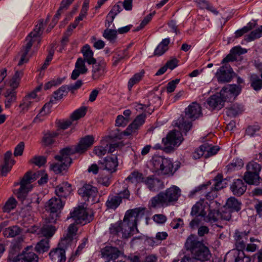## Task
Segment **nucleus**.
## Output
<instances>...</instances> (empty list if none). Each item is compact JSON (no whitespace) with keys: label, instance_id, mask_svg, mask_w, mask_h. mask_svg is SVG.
I'll return each instance as SVG.
<instances>
[{"label":"nucleus","instance_id":"nucleus-1","mask_svg":"<svg viewBox=\"0 0 262 262\" xmlns=\"http://www.w3.org/2000/svg\"><path fill=\"white\" fill-rule=\"evenodd\" d=\"M185 246L190 251L192 257L185 255L181 262H203L209 260L211 256L209 248L195 235H191L187 238Z\"/></svg>","mask_w":262,"mask_h":262},{"label":"nucleus","instance_id":"nucleus-2","mask_svg":"<svg viewBox=\"0 0 262 262\" xmlns=\"http://www.w3.org/2000/svg\"><path fill=\"white\" fill-rule=\"evenodd\" d=\"M152 169L159 175L172 176L179 169L180 165H175L172 160L163 156H155L152 158Z\"/></svg>","mask_w":262,"mask_h":262},{"label":"nucleus","instance_id":"nucleus-3","mask_svg":"<svg viewBox=\"0 0 262 262\" xmlns=\"http://www.w3.org/2000/svg\"><path fill=\"white\" fill-rule=\"evenodd\" d=\"M181 189L176 186L167 188L164 192H161L150 200L151 206L156 208L158 205H169L178 201L181 195Z\"/></svg>","mask_w":262,"mask_h":262},{"label":"nucleus","instance_id":"nucleus-4","mask_svg":"<svg viewBox=\"0 0 262 262\" xmlns=\"http://www.w3.org/2000/svg\"><path fill=\"white\" fill-rule=\"evenodd\" d=\"M36 173H34L32 176L31 171L27 172L20 182H16L15 186L20 185V187L17 190H15L14 193L16 195L18 199L22 202L25 200L28 193L31 190L30 184L36 179Z\"/></svg>","mask_w":262,"mask_h":262},{"label":"nucleus","instance_id":"nucleus-5","mask_svg":"<svg viewBox=\"0 0 262 262\" xmlns=\"http://www.w3.org/2000/svg\"><path fill=\"white\" fill-rule=\"evenodd\" d=\"M94 139L93 136L86 135L81 138L76 145L63 148V152H68L71 155L75 153L82 154L93 145Z\"/></svg>","mask_w":262,"mask_h":262},{"label":"nucleus","instance_id":"nucleus-6","mask_svg":"<svg viewBox=\"0 0 262 262\" xmlns=\"http://www.w3.org/2000/svg\"><path fill=\"white\" fill-rule=\"evenodd\" d=\"M71 155L68 152H63V149H62L60 151V155L55 156V160L58 162L52 164L51 169L57 174L67 170L72 162V160L70 157Z\"/></svg>","mask_w":262,"mask_h":262},{"label":"nucleus","instance_id":"nucleus-7","mask_svg":"<svg viewBox=\"0 0 262 262\" xmlns=\"http://www.w3.org/2000/svg\"><path fill=\"white\" fill-rule=\"evenodd\" d=\"M182 141V137L180 133L176 131L170 132L162 139V144L164 145V151L166 153L173 151L174 147L178 146Z\"/></svg>","mask_w":262,"mask_h":262},{"label":"nucleus","instance_id":"nucleus-8","mask_svg":"<svg viewBox=\"0 0 262 262\" xmlns=\"http://www.w3.org/2000/svg\"><path fill=\"white\" fill-rule=\"evenodd\" d=\"M144 209L136 208L126 211L123 222L137 228V222L144 215Z\"/></svg>","mask_w":262,"mask_h":262},{"label":"nucleus","instance_id":"nucleus-9","mask_svg":"<svg viewBox=\"0 0 262 262\" xmlns=\"http://www.w3.org/2000/svg\"><path fill=\"white\" fill-rule=\"evenodd\" d=\"M241 89L240 86L236 84L228 85L223 87L219 94L225 104L226 101L234 100L241 93Z\"/></svg>","mask_w":262,"mask_h":262},{"label":"nucleus","instance_id":"nucleus-10","mask_svg":"<svg viewBox=\"0 0 262 262\" xmlns=\"http://www.w3.org/2000/svg\"><path fill=\"white\" fill-rule=\"evenodd\" d=\"M92 79L98 80L102 79L107 72V63L104 59H98L92 63Z\"/></svg>","mask_w":262,"mask_h":262},{"label":"nucleus","instance_id":"nucleus-11","mask_svg":"<svg viewBox=\"0 0 262 262\" xmlns=\"http://www.w3.org/2000/svg\"><path fill=\"white\" fill-rule=\"evenodd\" d=\"M38 256L34 253L32 246L26 247L13 260V262H38Z\"/></svg>","mask_w":262,"mask_h":262},{"label":"nucleus","instance_id":"nucleus-12","mask_svg":"<svg viewBox=\"0 0 262 262\" xmlns=\"http://www.w3.org/2000/svg\"><path fill=\"white\" fill-rule=\"evenodd\" d=\"M78 193L85 201H89L91 199L92 202L94 203L96 201L95 198L98 195V190L96 187L85 184L78 189Z\"/></svg>","mask_w":262,"mask_h":262},{"label":"nucleus","instance_id":"nucleus-13","mask_svg":"<svg viewBox=\"0 0 262 262\" xmlns=\"http://www.w3.org/2000/svg\"><path fill=\"white\" fill-rule=\"evenodd\" d=\"M225 262H250L251 258L243 250H231L225 256Z\"/></svg>","mask_w":262,"mask_h":262},{"label":"nucleus","instance_id":"nucleus-14","mask_svg":"<svg viewBox=\"0 0 262 262\" xmlns=\"http://www.w3.org/2000/svg\"><path fill=\"white\" fill-rule=\"evenodd\" d=\"M233 72L230 66L228 63H226L224 66L220 67L217 70L215 76L219 82H228L232 78Z\"/></svg>","mask_w":262,"mask_h":262},{"label":"nucleus","instance_id":"nucleus-15","mask_svg":"<svg viewBox=\"0 0 262 262\" xmlns=\"http://www.w3.org/2000/svg\"><path fill=\"white\" fill-rule=\"evenodd\" d=\"M98 163L100 168L106 169L111 173L117 170L118 165V159L116 155L107 156L102 161H99Z\"/></svg>","mask_w":262,"mask_h":262},{"label":"nucleus","instance_id":"nucleus-16","mask_svg":"<svg viewBox=\"0 0 262 262\" xmlns=\"http://www.w3.org/2000/svg\"><path fill=\"white\" fill-rule=\"evenodd\" d=\"M146 118V115L145 113L138 115L133 122L123 132V134L124 136H128L136 133L145 123Z\"/></svg>","mask_w":262,"mask_h":262},{"label":"nucleus","instance_id":"nucleus-17","mask_svg":"<svg viewBox=\"0 0 262 262\" xmlns=\"http://www.w3.org/2000/svg\"><path fill=\"white\" fill-rule=\"evenodd\" d=\"M249 231H240L238 230L235 231L234 238L236 249L233 250H243L245 249L248 241Z\"/></svg>","mask_w":262,"mask_h":262},{"label":"nucleus","instance_id":"nucleus-18","mask_svg":"<svg viewBox=\"0 0 262 262\" xmlns=\"http://www.w3.org/2000/svg\"><path fill=\"white\" fill-rule=\"evenodd\" d=\"M101 253L102 257L106 258L110 261H115L123 254V252L116 247L106 246L101 249Z\"/></svg>","mask_w":262,"mask_h":262},{"label":"nucleus","instance_id":"nucleus-19","mask_svg":"<svg viewBox=\"0 0 262 262\" xmlns=\"http://www.w3.org/2000/svg\"><path fill=\"white\" fill-rule=\"evenodd\" d=\"M70 214L71 217L75 220L77 224L85 225L90 222L88 219V213L83 208L75 209Z\"/></svg>","mask_w":262,"mask_h":262},{"label":"nucleus","instance_id":"nucleus-20","mask_svg":"<svg viewBox=\"0 0 262 262\" xmlns=\"http://www.w3.org/2000/svg\"><path fill=\"white\" fill-rule=\"evenodd\" d=\"M202 115L200 105L196 102H192L185 109L186 117L194 121Z\"/></svg>","mask_w":262,"mask_h":262},{"label":"nucleus","instance_id":"nucleus-21","mask_svg":"<svg viewBox=\"0 0 262 262\" xmlns=\"http://www.w3.org/2000/svg\"><path fill=\"white\" fill-rule=\"evenodd\" d=\"M68 246L69 245L61 246L59 243L58 247L50 252L49 256L53 262H65L66 260V249Z\"/></svg>","mask_w":262,"mask_h":262},{"label":"nucleus","instance_id":"nucleus-22","mask_svg":"<svg viewBox=\"0 0 262 262\" xmlns=\"http://www.w3.org/2000/svg\"><path fill=\"white\" fill-rule=\"evenodd\" d=\"M39 101L35 92H32L26 95L23 99V102L19 104V107L24 113L27 112L32 106Z\"/></svg>","mask_w":262,"mask_h":262},{"label":"nucleus","instance_id":"nucleus-23","mask_svg":"<svg viewBox=\"0 0 262 262\" xmlns=\"http://www.w3.org/2000/svg\"><path fill=\"white\" fill-rule=\"evenodd\" d=\"M59 135L58 130H47L43 133L41 140V145L43 147L51 146L56 142V139Z\"/></svg>","mask_w":262,"mask_h":262},{"label":"nucleus","instance_id":"nucleus-24","mask_svg":"<svg viewBox=\"0 0 262 262\" xmlns=\"http://www.w3.org/2000/svg\"><path fill=\"white\" fill-rule=\"evenodd\" d=\"M86 61L81 57L77 59L75 65V69L73 71L71 78L73 80H76L80 74H85L88 71L85 63Z\"/></svg>","mask_w":262,"mask_h":262},{"label":"nucleus","instance_id":"nucleus-25","mask_svg":"<svg viewBox=\"0 0 262 262\" xmlns=\"http://www.w3.org/2000/svg\"><path fill=\"white\" fill-rule=\"evenodd\" d=\"M64 205V203L59 198H52L47 203V210L51 213H58L60 212Z\"/></svg>","mask_w":262,"mask_h":262},{"label":"nucleus","instance_id":"nucleus-26","mask_svg":"<svg viewBox=\"0 0 262 262\" xmlns=\"http://www.w3.org/2000/svg\"><path fill=\"white\" fill-rule=\"evenodd\" d=\"M207 104L212 111H219L224 106V101L219 93L210 96L207 100Z\"/></svg>","mask_w":262,"mask_h":262},{"label":"nucleus","instance_id":"nucleus-27","mask_svg":"<svg viewBox=\"0 0 262 262\" xmlns=\"http://www.w3.org/2000/svg\"><path fill=\"white\" fill-rule=\"evenodd\" d=\"M247 189V185L239 179H235L230 186V190L233 194L237 196L242 195Z\"/></svg>","mask_w":262,"mask_h":262},{"label":"nucleus","instance_id":"nucleus-28","mask_svg":"<svg viewBox=\"0 0 262 262\" xmlns=\"http://www.w3.org/2000/svg\"><path fill=\"white\" fill-rule=\"evenodd\" d=\"M144 183L151 191H158L162 188V182L161 181L154 176L145 178Z\"/></svg>","mask_w":262,"mask_h":262},{"label":"nucleus","instance_id":"nucleus-29","mask_svg":"<svg viewBox=\"0 0 262 262\" xmlns=\"http://www.w3.org/2000/svg\"><path fill=\"white\" fill-rule=\"evenodd\" d=\"M72 190V186L67 182L62 183L55 188V193L61 200L66 199Z\"/></svg>","mask_w":262,"mask_h":262},{"label":"nucleus","instance_id":"nucleus-30","mask_svg":"<svg viewBox=\"0 0 262 262\" xmlns=\"http://www.w3.org/2000/svg\"><path fill=\"white\" fill-rule=\"evenodd\" d=\"M77 228L74 224H71L68 227L67 233L61 238L60 242V245L61 246L70 245L72 243L73 236L76 234Z\"/></svg>","mask_w":262,"mask_h":262},{"label":"nucleus","instance_id":"nucleus-31","mask_svg":"<svg viewBox=\"0 0 262 262\" xmlns=\"http://www.w3.org/2000/svg\"><path fill=\"white\" fill-rule=\"evenodd\" d=\"M226 114L230 117H235L244 111L243 105L238 103H234L226 108Z\"/></svg>","mask_w":262,"mask_h":262},{"label":"nucleus","instance_id":"nucleus-32","mask_svg":"<svg viewBox=\"0 0 262 262\" xmlns=\"http://www.w3.org/2000/svg\"><path fill=\"white\" fill-rule=\"evenodd\" d=\"M245 182L249 185H258L261 180L259 174L246 171L243 176Z\"/></svg>","mask_w":262,"mask_h":262},{"label":"nucleus","instance_id":"nucleus-33","mask_svg":"<svg viewBox=\"0 0 262 262\" xmlns=\"http://www.w3.org/2000/svg\"><path fill=\"white\" fill-rule=\"evenodd\" d=\"M81 52L83 56V58L82 59H84L88 64L91 65L92 63H94V62L97 60L94 58V53L89 45L86 44L83 46Z\"/></svg>","mask_w":262,"mask_h":262},{"label":"nucleus","instance_id":"nucleus-34","mask_svg":"<svg viewBox=\"0 0 262 262\" xmlns=\"http://www.w3.org/2000/svg\"><path fill=\"white\" fill-rule=\"evenodd\" d=\"M56 231L55 227L51 224L43 225L39 231V234L45 237V239H50L53 236Z\"/></svg>","mask_w":262,"mask_h":262},{"label":"nucleus","instance_id":"nucleus-35","mask_svg":"<svg viewBox=\"0 0 262 262\" xmlns=\"http://www.w3.org/2000/svg\"><path fill=\"white\" fill-rule=\"evenodd\" d=\"M43 19L39 20V23L35 26L33 31L31 32L27 37L26 40L27 42L32 39V43L33 44V42L35 41V38L41 36L42 34L41 29L43 26Z\"/></svg>","mask_w":262,"mask_h":262},{"label":"nucleus","instance_id":"nucleus-36","mask_svg":"<svg viewBox=\"0 0 262 262\" xmlns=\"http://www.w3.org/2000/svg\"><path fill=\"white\" fill-rule=\"evenodd\" d=\"M170 41L169 38L163 39L155 49L154 55L159 57L163 55L168 50V45Z\"/></svg>","mask_w":262,"mask_h":262},{"label":"nucleus","instance_id":"nucleus-37","mask_svg":"<svg viewBox=\"0 0 262 262\" xmlns=\"http://www.w3.org/2000/svg\"><path fill=\"white\" fill-rule=\"evenodd\" d=\"M242 203L234 197H230L227 199L225 207L232 212H238L241 209Z\"/></svg>","mask_w":262,"mask_h":262},{"label":"nucleus","instance_id":"nucleus-38","mask_svg":"<svg viewBox=\"0 0 262 262\" xmlns=\"http://www.w3.org/2000/svg\"><path fill=\"white\" fill-rule=\"evenodd\" d=\"M17 93L14 90L7 89L4 94L6 98L5 101V106L6 108H9L12 104L16 100Z\"/></svg>","mask_w":262,"mask_h":262},{"label":"nucleus","instance_id":"nucleus-39","mask_svg":"<svg viewBox=\"0 0 262 262\" xmlns=\"http://www.w3.org/2000/svg\"><path fill=\"white\" fill-rule=\"evenodd\" d=\"M122 237L127 238L133 236L138 231V229L132 227L131 225L121 221Z\"/></svg>","mask_w":262,"mask_h":262},{"label":"nucleus","instance_id":"nucleus-40","mask_svg":"<svg viewBox=\"0 0 262 262\" xmlns=\"http://www.w3.org/2000/svg\"><path fill=\"white\" fill-rule=\"evenodd\" d=\"M206 214L203 204L200 202H197L192 206L190 212V215L192 216H196L201 217H205Z\"/></svg>","mask_w":262,"mask_h":262},{"label":"nucleus","instance_id":"nucleus-41","mask_svg":"<svg viewBox=\"0 0 262 262\" xmlns=\"http://www.w3.org/2000/svg\"><path fill=\"white\" fill-rule=\"evenodd\" d=\"M121 200L117 195H110L105 203L108 209H116L121 204Z\"/></svg>","mask_w":262,"mask_h":262},{"label":"nucleus","instance_id":"nucleus-42","mask_svg":"<svg viewBox=\"0 0 262 262\" xmlns=\"http://www.w3.org/2000/svg\"><path fill=\"white\" fill-rule=\"evenodd\" d=\"M22 229L18 226L6 228L3 231L4 236L7 238L14 237L21 232Z\"/></svg>","mask_w":262,"mask_h":262},{"label":"nucleus","instance_id":"nucleus-43","mask_svg":"<svg viewBox=\"0 0 262 262\" xmlns=\"http://www.w3.org/2000/svg\"><path fill=\"white\" fill-rule=\"evenodd\" d=\"M127 57L128 51L127 49H123L117 51L113 57V66H117L122 60Z\"/></svg>","mask_w":262,"mask_h":262},{"label":"nucleus","instance_id":"nucleus-44","mask_svg":"<svg viewBox=\"0 0 262 262\" xmlns=\"http://www.w3.org/2000/svg\"><path fill=\"white\" fill-rule=\"evenodd\" d=\"M145 71L142 70L140 72L137 73L130 78L127 84L128 89L130 91L133 86L138 83L144 76Z\"/></svg>","mask_w":262,"mask_h":262},{"label":"nucleus","instance_id":"nucleus-45","mask_svg":"<svg viewBox=\"0 0 262 262\" xmlns=\"http://www.w3.org/2000/svg\"><path fill=\"white\" fill-rule=\"evenodd\" d=\"M24 75V72L22 70L16 71L10 80L9 84L11 87V90H14L17 88L19 85L20 80Z\"/></svg>","mask_w":262,"mask_h":262},{"label":"nucleus","instance_id":"nucleus-46","mask_svg":"<svg viewBox=\"0 0 262 262\" xmlns=\"http://www.w3.org/2000/svg\"><path fill=\"white\" fill-rule=\"evenodd\" d=\"M244 166V162L242 159H234L231 162L226 166L227 171L231 172L234 170L240 169Z\"/></svg>","mask_w":262,"mask_h":262},{"label":"nucleus","instance_id":"nucleus-47","mask_svg":"<svg viewBox=\"0 0 262 262\" xmlns=\"http://www.w3.org/2000/svg\"><path fill=\"white\" fill-rule=\"evenodd\" d=\"M202 145L205 153V158L215 155L220 149V148L217 146H213L208 143H205Z\"/></svg>","mask_w":262,"mask_h":262},{"label":"nucleus","instance_id":"nucleus-48","mask_svg":"<svg viewBox=\"0 0 262 262\" xmlns=\"http://www.w3.org/2000/svg\"><path fill=\"white\" fill-rule=\"evenodd\" d=\"M50 241L48 239H42L37 243L35 247V250L39 253H43L49 250L50 248Z\"/></svg>","mask_w":262,"mask_h":262},{"label":"nucleus","instance_id":"nucleus-49","mask_svg":"<svg viewBox=\"0 0 262 262\" xmlns=\"http://www.w3.org/2000/svg\"><path fill=\"white\" fill-rule=\"evenodd\" d=\"M176 124L182 132H185V134L190 130L192 126L191 122L185 120L184 118H179Z\"/></svg>","mask_w":262,"mask_h":262},{"label":"nucleus","instance_id":"nucleus-50","mask_svg":"<svg viewBox=\"0 0 262 262\" xmlns=\"http://www.w3.org/2000/svg\"><path fill=\"white\" fill-rule=\"evenodd\" d=\"M32 46V39L27 42L26 45L23 46V51L21 55L20 59L18 63V66H20L23 65L24 63L27 62L28 59L27 58V55Z\"/></svg>","mask_w":262,"mask_h":262},{"label":"nucleus","instance_id":"nucleus-51","mask_svg":"<svg viewBox=\"0 0 262 262\" xmlns=\"http://www.w3.org/2000/svg\"><path fill=\"white\" fill-rule=\"evenodd\" d=\"M262 36V26L252 31L250 34L246 36L245 40L250 42Z\"/></svg>","mask_w":262,"mask_h":262},{"label":"nucleus","instance_id":"nucleus-52","mask_svg":"<svg viewBox=\"0 0 262 262\" xmlns=\"http://www.w3.org/2000/svg\"><path fill=\"white\" fill-rule=\"evenodd\" d=\"M132 183H144L145 178L142 173L137 171L132 172L127 178Z\"/></svg>","mask_w":262,"mask_h":262},{"label":"nucleus","instance_id":"nucleus-53","mask_svg":"<svg viewBox=\"0 0 262 262\" xmlns=\"http://www.w3.org/2000/svg\"><path fill=\"white\" fill-rule=\"evenodd\" d=\"M255 25L256 24L255 23H249L247 26H244L241 29L238 30L235 32V37L237 38L241 37L244 34L254 29Z\"/></svg>","mask_w":262,"mask_h":262},{"label":"nucleus","instance_id":"nucleus-54","mask_svg":"<svg viewBox=\"0 0 262 262\" xmlns=\"http://www.w3.org/2000/svg\"><path fill=\"white\" fill-rule=\"evenodd\" d=\"M260 170V165L254 161L249 162L246 165V171L251 172V173L254 172L259 174Z\"/></svg>","mask_w":262,"mask_h":262},{"label":"nucleus","instance_id":"nucleus-55","mask_svg":"<svg viewBox=\"0 0 262 262\" xmlns=\"http://www.w3.org/2000/svg\"><path fill=\"white\" fill-rule=\"evenodd\" d=\"M68 88L67 85H62L57 91L54 92V97L56 100L61 99L63 96H66L68 93Z\"/></svg>","mask_w":262,"mask_h":262},{"label":"nucleus","instance_id":"nucleus-56","mask_svg":"<svg viewBox=\"0 0 262 262\" xmlns=\"http://www.w3.org/2000/svg\"><path fill=\"white\" fill-rule=\"evenodd\" d=\"M213 181H214V187L211 188L216 192L225 187V185L223 183V178L222 174H217Z\"/></svg>","mask_w":262,"mask_h":262},{"label":"nucleus","instance_id":"nucleus-57","mask_svg":"<svg viewBox=\"0 0 262 262\" xmlns=\"http://www.w3.org/2000/svg\"><path fill=\"white\" fill-rule=\"evenodd\" d=\"M86 112V108L82 106L75 110L71 115V117L73 120H77L85 116Z\"/></svg>","mask_w":262,"mask_h":262},{"label":"nucleus","instance_id":"nucleus-58","mask_svg":"<svg viewBox=\"0 0 262 262\" xmlns=\"http://www.w3.org/2000/svg\"><path fill=\"white\" fill-rule=\"evenodd\" d=\"M251 86L255 91H259L262 89V80L256 75L251 77Z\"/></svg>","mask_w":262,"mask_h":262},{"label":"nucleus","instance_id":"nucleus-59","mask_svg":"<svg viewBox=\"0 0 262 262\" xmlns=\"http://www.w3.org/2000/svg\"><path fill=\"white\" fill-rule=\"evenodd\" d=\"M17 202L13 198H10L3 207V211L4 212H9L14 209L16 206Z\"/></svg>","mask_w":262,"mask_h":262},{"label":"nucleus","instance_id":"nucleus-60","mask_svg":"<svg viewBox=\"0 0 262 262\" xmlns=\"http://www.w3.org/2000/svg\"><path fill=\"white\" fill-rule=\"evenodd\" d=\"M110 232L114 235L119 236L120 234L122 235L121 221L112 224L110 227Z\"/></svg>","mask_w":262,"mask_h":262},{"label":"nucleus","instance_id":"nucleus-61","mask_svg":"<svg viewBox=\"0 0 262 262\" xmlns=\"http://www.w3.org/2000/svg\"><path fill=\"white\" fill-rule=\"evenodd\" d=\"M103 36L111 41H114L117 38V31L106 29L104 31Z\"/></svg>","mask_w":262,"mask_h":262},{"label":"nucleus","instance_id":"nucleus-62","mask_svg":"<svg viewBox=\"0 0 262 262\" xmlns=\"http://www.w3.org/2000/svg\"><path fill=\"white\" fill-rule=\"evenodd\" d=\"M30 163L41 167L47 162V158L45 156H34L29 161Z\"/></svg>","mask_w":262,"mask_h":262},{"label":"nucleus","instance_id":"nucleus-63","mask_svg":"<svg viewBox=\"0 0 262 262\" xmlns=\"http://www.w3.org/2000/svg\"><path fill=\"white\" fill-rule=\"evenodd\" d=\"M219 218V211L211 210L208 214L207 216L204 217V220L206 222L214 223L217 221Z\"/></svg>","mask_w":262,"mask_h":262},{"label":"nucleus","instance_id":"nucleus-64","mask_svg":"<svg viewBox=\"0 0 262 262\" xmlns=\"http://www.w3.org/2000/svg\"><path fill=\"white\" fill-rule=\"evenodd\" d=\"M260 129V126L258 124H254L252 125L249 126L246 130V134L251 137H254L257 135V132L259 131Z\"/></svg>","mask_w":262,"mask_h":262}]
</instances>
